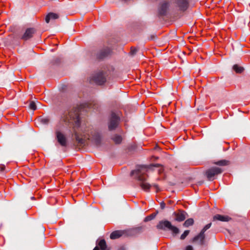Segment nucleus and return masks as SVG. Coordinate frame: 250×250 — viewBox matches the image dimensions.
Instances as JSON below:
<instances>
[{"mask_svg": "<svg viewBox=\"0 0 250 250\" xmlns=\"http://www.w3.org/2000/svg\"><path fill=\"white\" fill-rule=\"evenodd\" d=\"M29 107L31 109H32L33 110H35L36 109V108H37L36 105L34 102L32 101L30 102V104H29Z\"/></svg>", "mask_w": 250, "mask_h": 250, "instance_id": "b1692460", "label": "nucleus"}, {"mask_svg": "<svg viewBox=\"0 0 250 250\" xmlns=\"http://www.w3.org/2000/svg\"><path fill=\"white\" fill-rule=\"evenodd\" d=\"M93 250H99V249L97 246H96V247H95Z\"/></svg>", "mask_w": 250, "mask_h": 250, "instance_id": "c756f323", "label": "nucleus"}, {"mask_svg": "<svg viewBox=\"0 0 250 250\" xmlns=\"http://www.w3.org/2000/svg\"><path fill=\"white\" fill-rule=\"evenodd\" d=\"M194 220L192 218L187 219L184 223L183 225L185 227H188L193 225Z\"/></svg>", "mask_w": 250, "mask_h": 250, "instance_id": "412c9836", "label": "nucleus"}, {"mask_svg": "<svg viewBox=\"0 0 250 250\" xmlns=\"http://www.w3.org/2000/svg\"><path fill=\"white\" fill-rule=\"evenodd\" d=\"M42 122L43 123H44V124H47L49 122V119L47 118H43L42 120Z\"/></svg>", "mask_w": 250, "mask_h": 250, "instance_id": "bb28decb", "label": "nucleus"}, {"mask_svg": "<svg viewBox=\"0 0 250 250\" xmlns=\"http://www.w3.org/2000/svg\"><path fill=\"white\" fill-rule=\"evenodd\" d=\"M101 250H105L106 249V244L104 239H101L98 244Z\"/></svg>", "mask_w": 250, "mask_h": 250, "instance_id": "f3484780", "label": "nucleus"}, {"mask_svg": "<svg viewBox=\"0 0 250 250\" xmlns=\"http://www.w3.org/2000/svg\"><path fill=\"white\" fill-rule=\"evenodd\" d=\"M78 108H73L65 112L62 117L61 122L70 127H72L76 141L80 144H84L87 140H91L96 145L101 143L100 133L89 127L81 125Z\"/></svg>", "mask_w": 250, "mask_h": 250, "instance_id": "f257e3e1", "label": "nucleus"}, {"mask_svg": "<svg viewBox=\"0 0 250 250\" xmlns=\"http://www.w3.org/2000/svg\"><path fill=\"white\" fill-rule=\"evenodd\" d=\"M231 218L228 216L216 214L213 216V221L218 220L222 222H228Z\"/></svg>", "mask_w": 250, "mask_h": 250, "instance_id": "9b49d317", "label": "nucleus"}, {"mask_svg": "<svg viewBox=\"0 0 250 250\" xmlns=\"http://www.w3.org/2000/svg\"><path fill=\"white\" fill-rule=\"evenodd\" d=\"M137 51V49L135 48L131 47L130 53L132 55H134Z\"/></svg>", "mask_w": 250, "mask_h": 250, "instance_id": "a878e982", "label": "nucleus"}, {"mask_svg": "<svg viewBox=\"0 0 250 250\" xmlns=\"http://www.w3.org/2000/svg\"><path fill=\"white\" fill-rule=\"evenodd\" d=\"M214 164L220 166H227L229 164V161L225 160H222L218 161L217 162H214Z\"/></svg>", "mask_w": 250, "mask_h": 250, "instance_id": "a211bd4d", "label": "nucleus"}, {"mask_svg": "<svg viewBox=\"0 0 250 250\" xmlns=\"http://www.w3.org/2000/svg\"><path fill=\"white\" fill-rule=\"evenodd\" d=\"M233 69L235 71V72L237 73H241L244 70V68L238 65V64L234 65L233 66Z\"/></svg>", "mask_w": 250, "mask_h": 250, "instance_id": "6ab92c4d", "label": "nucleus"}, {"mask_svg": "<svg viewBox=\"0 0 250 250\" xmlns=\"http://www.w3.org/2000/svg\"><path fill=\"white\" fill-rule=\"evenodd\" d=\"M131 176H135V178L140 182V185L141 188L146 191H148L151 187L150 185L146 182V176L144 173L141 172L140 169L132 170L131 172Z\"/></svg>", "mask_w": 250, "mask_h": 250, "instance_id": "f03ea898", "label": "nucleus"}, {"mask_svg": "<svg viewBox=\"0 0 250 250\" xmlns=\"http://www.w3.org/2000/svg\"><path fill=\"white\" fill-rule=\"evenodd\" d=\"M165 207V204L164 202L161 203V208L163 209Z\"/></svg>", "mask_w": 250, "mask_h": 250, "instance_id": "c85d7f7f", "label": "nucleus"}, {"mask_svg": "<svg viewBox=\"0 0 250 250\" xmlns=\"http://www.w3.org/2000/svg\"><path fill=\"white\" fill-rule=\"evenodd\" d=\"M211 226V223H209L207 225H206L204 228L202 229V230L201 231V234L202 235V234L203 233H205V231L208 229H209L210 228Z\"/></svg>", "mask_w": 250, "mask_h": 250, "instance_id": "4be33fe9", "label": "nucleus"}, {"mask_svg": "<svg viewBox=\"0 0 250 250\" xmlns=\"http://www.w3.org/2000/svg\"><path fill=\"white\" fill-rule=\"evenodd\" d=\"M201 234V231L200 233L194 237L193 239V242H198V243L200 245H202L204 243L205 234L204 233Z\"/></svg>", "mask_w": 250, "mask_h": 250, "instance_id": "f8f14e48", "label": "nucleus"}, {"mask_svg": "<svg viewBox=\"0 0 250 250\" xmlns=\"http://www.w3.org/2000/svg\"><path fill=\"white\" fill-rule=\"evenodd\" d=\"M154 186L156 188H158V186L156 185H154Z\"/></svg>", "mask_w": 250, "mask_h": 250, "instance_id": "7c9ffc66", "label": "nucleus"}, {"mask_svg": "<svg viewBox=\"0 0 250 250\" xmlns=\"http://www.w3.org/2000/svg\"><path fill=\"white\" fill-rule=\"evenodd\" d=\"M31 198H32V199H34V197H32Z\"/></svg>", "mask_w": 250, "mask_h": 250, "instance_id": "2f4dec72", "label": "nucleus"}, {"mask_svg": "<svg viewBox=\"0 0 250 250\" xmlns=\"http://www.w3.org/2000/svg\"><path fill=\"white\" fill-rule=\"evenodd\" d=\"M185 250H193V248L191 246H188L186 247Z\"/></svg>", "mask_w": 250, "mask_h": 250, "instance_id": "cd10ccee", "label": "nucleus"}, {"mask_svg": "<svg viewBox=\"0 0 250 250\" xmlns=\"http://www.w3.org/2000/svg\"><path fill=\"white\" fill-rule=\"evenodd\" d=\"M124 234V232L122 230H115L113 231L110 235L111 239H116L122 236Z\"/></svg>", "mask_w": 250, "mask_h": 250, "instance_id": "2eb2a0df", "label": "nucleus"}, {"mask_svg": "<svg viewBox=\"0 0 250 250\" xmlns=\"http://www.w3.org/2000/svg\"><path fill=\"white\" fill-rule=\"evenodd\" d=\"M55 134L58 143L62 147L67 146L68 140L65 135L59 129L56 130Z\"/></svg>", "mask_w": 250, "mask_h": 250, "instance_id": "20e7f679", "label": "nucleus"}, {"mask_svg": "<svg viewBox=\"0 0 250 250\" xmlns=\"http://www.w3.org/2000/svg\"><path fill=\"white\" fill-rule=\"evenodd\" d=\"M112 140L116 144H120L122 141V138L121 136L116 135L113 137Z\"/></svg>", "mask_w": 250, "mask_h": 250, "instance_id": "aec40b11", "label": "nucleus"}, {"mask_svg": "<svg viewBox=\"0 0 250 250\" xmlns=\"http://www.w3.org/2000/svg\"><path fill=\"white\" fill-rule=\"evenodd\" d=\"M189 233V230H187L184 231V232L181 235L180 239L181 240H184L185 238L188 235Z\"/></svg>", "mask_w": 250, "mask_h": 250, "instance_id": "5701e85b", "label": "nucleus"}, {"mask_svg": "<svg viewBox=\"0 0 250 250\" xmlns=\"http://www.w3.org/2000/svg\"><path fill=\"white\" fill-rule=\"evenodd\" d=\"M119 121V117L115 113H112L108 124L109 130H112L115 129L118 126Z\"/></svg>", "mask_w": 250, "mask_h": 250, "instance_id": "0eeeda50", "label": "nucleus"}, {"mask_svg": "<svg viewBox=\"0 0 250 250\" xmlns=\"http://www.w3.org/2000/svg\"><path fill=\"white\" fill-rule=\"evenodd\" d=\"M222 171L223 170L221 168L217 167H213L208 169L206 171V175L208 179L209 180L211 181L214 179V177L215 176L221 173Z\"/></svg>", "mask_w": 250, "mask_h": 250, "instance_id": "39448f33", "label": "nucleus"}, {"mask_svg": "<svg viewBox=\"0 0 250 250\" xmlns=\"http://www.w3.org/2000/svg\"><path fill=\"white\" fill-rule=\"evenodd\" d=\"M155 216H156V215H155V214H151L149 216H148L145 218V221L146 222V221H150V220L153 219L155 217Z\"/></svg>", "mask_w": 250, "mask_h": 250, "instance_id": "393cba45", "label": "nucleus"}, {"mask_svg": "<svg viewBox=\"0 0 250 250\" xmlns=\"http://www.w3.org/2000/svg\"><path fill=\"white\" fill-rule=\"evenodd\" d=\"M110 52V51L109 49H104V50H101L100 52L98 54L97 57L99 59H103L109 54Z\"/></svg>", "mask_w": 250, "mask_h": 250, "instance_id": "dca6fc26", "label": "nucleus"}, {"mask_svg": "<svg viewBox=\"0 0 250 250\" xmlns=\"http://www.w3.org/2000/svg\"><path fill=\"white\" fill-rule=\"evenodd\" d=\"M177 6L181 11H185L188 6V0H176Z\"/></svg>", "mask_w": 250, "mask_h": 250, "instance_id": "1a4fd4ad", "label": "nucleus"}, {"mask_svg": "<svg viewBox=\"0 0 250 250\" xmlns=\"http://www.w3.org/2000/svg\"><path fill=\"white\" fill-rule=\"evenodd\" d=\"M59 18L58 14L50 12L48 13L45 17V21L48 23L51 20H56Z\"/></svg>", "mask_w": 250, "mask_h": 250, "instance_id": "ddd939ff", "label": "nucleus"}, {"mask_svg": "<svg viewBox=\"0 0 250 250\" xmlns=\"http://www.w3.org/2000/svg\"><path fill=\"white\" fill-rule=\"evenodd\" d=\"M175 217V220L179 222L184 221L186 219V212L184 211L180 210L178 212H174Z\"/></svg>", "mask_w": 250, "mask_h": 250, "instance_id": "9d476101", "label": "nucleus"}, {"mask_svg": "<svg viewBox=\"0 0 250 250\" xmlns=\"http://www.w3.org/2000/svg\"><path fill=\"white\" fill-rule=\"evenodd\" d=\"M105 81V76L102 72L96 73L90 80V82H94L99 85L103 84Z\"/></svg>", "mask_w": 250, "mask_h": 250, "instance_id": "423d86ee", "label": "nucleus"}, {"mask_svg": "<svg viewBox=\"0 0 250 250\" xmlns=\"http://www.w3.org/2000/svg\"><path fill=\"white\" fill-rule=\"evenodd\" d=\"M36 32V29L34 28H28L26 29L23 35L21 37V39L26 41L31 38Z\"/></svg>", "mask_w": 250, "mask_h": 250, "instance_id": "6e6552de", "label": "nucleus"}, {"mask_svg": "<svg viewBox=\"0 0 250 250\" xmlns=\"http://www.w3.org/2000/svg\"><path fill=\"white\" fill-rule=\"evenodd\" d=\"M157 228L162 230H166L167 229L171 231L173 235H175L179 232V229L172 225L171 223L167 220L160 221L157 225Z\"/></svg>", "mask_w": 250, "mask_h": 250, "instance_id": "7ed1b4c3", "label": "nucleus"}, {"mask_svg": "<svg viewBox=\"0 0 250 250\" xmlns=\"http://www.w3.org/2000/svg\"><path fill=\"white\" fill-rule=\"evenodd\" d=\"M169 6V3L167 2H163L159 9V12L160 15H164L166 13L167 7Z\"/></svg>", "mask_w": 250, "mask_h": 250, "instance_id": "4468645a", "label": "nucleus"}]
</instances>
